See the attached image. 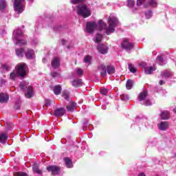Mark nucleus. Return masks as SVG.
Wrapping results in <instances>:
<instances>
[{
    "instance_id": "1",
    "label": "nucleus",
    "mask_w": 176,
    "mask_h": 176,
    "mask_svg": "<svg viewBox=\"0 0 176 176\" xmlns=\"http://www.w3.org/2000/svg\"><path fill=\"white\" fill-rule=\"evenodd\" d=\"M109 26L102 20L96 21L87 22L86 31L88 34H93L96 30L99 31H104L106 35H111L115 32L116 27L119 26V19L115 14H111L107 20Z\"/></svg>"
},
{
    "instance_id": "2",
    "label": "nucleus",
    "mask_w": 176,
    "mask_h": 176,
    "mask_svg": "<svg viewBox=\"0 0 176 176\" xmlns=\"http://www.w3.org/2000/svg\"><path fill=\"white\" fill-rule=\"evenodd\" d=\"M22 38L23 30H21V29L14 30L12 39L15 45H18V46H24V45H27V41L22 39Z\"/></svg>"
},
{
    "instance_id": "3",
    "label": "nucleus",
    "mask_w": 176,
    "mask_h": 176,
    "mask_svg": "<svg viewBox=\"0 0 176 176\" xmlns=\"http://www.w3.org/2000/svg\"><path fill=\"white\" fill-rule=\"evenodd\" d=\"M76 13L78 16H81L82 17H84V19H87V17H90V16H91V11L85 4L78 5L76 6Z\"/></svg>"
},
{
    "instance_id": "4",
    "label": "nucleus",
    "mask_w": 176,
    "mask_h": 176,
    "mask_svg": "<svg viewBox=\"0 0 176 176\" xmlns=\"http://www.w3.org/2000/svg\"><path fill=\"white\" fill-rule=\"evenodd\" d=\"M19 87L21 90H25L26 89V93L25 94V96L26 98H31L32 96H34V89H32V87L30 85H28L26 82H23L20 84Z\"/></svg>"
},
{
    "instance_id": "5",
    "label": "nucleus",
    "mask_w": 176,
    "mask_h": 176,
    "mask_svg": "<svg viewBox=\"0 0 176 176\" xmlns=\"http://www.w3.org/2000/svg\"><path fill=\"white\" fill-rule=\"evenodd\" d=\"M138 100L140 102H142V101H144V102L142 104H143L146 107H149L152 105V102H151V100H148V91H143L140 92L138 96Z\"/></svg>"
},
{
    "instance_id": "6",
    "label": "nucleus",
    "mask_w": 176,
    "mask_h": 176,
    "mask_svg": "<svg viewBox=\"0 0 176 176\" xmlns=\"http://www.w3.org/2000/svg\"><path fill=\"white\" fill-rule=\"evenodd\" d=\"M24 2L25 0H14V10L16 13H23L24 12Z\"/></svg>"
},
{
    "instance_id": "7",
    "label": "nucleus",
    "mask_w": 176,
    "mask_h": 176,
    "mask_svg": "<svg viewBox=\"0 0 176 176\" xmlns=\"http://www.w3.org/2000/svg\"><path fill=\"white\" fill-rule=\"evenodd\" d=\"M26 67L27 65L25 63H19L16 66L15 71L17 72L19 76L23 77L27 73V71L25 70Z\"/></svg>"
},
{
    "instance_id": "8",
    "label": "nucleus",
    "mask_w": 176,
    "mask_h": 176,
    "mask_svg": "<svg viewBox=\"0 0 176 176\" xmlns=\"http://www.w3.org/2000/svg\"><path fill=\"white\" fill-rule=\"evenodd\" d=\"M140 65L142 66V68L144 69V74H146V75H151V74L153 73V71H156V67L147 66L146 63H141Z\"/></svg>"
},
{
    "instance_id": "9",
    "label": "nucleus",
    "mask_w": 176,
    "mask_h": 176,
    "mask_svg": "<svg viewBox=\"0 0 176 176\" xmlns=\"http://www.w3.org/2000/svg\"><path fill=\"white\" fill-rule=\"evenodd\" d=\"M157 126L160 131H167V129L170 127V123L166 121H161L158 122Z\"/></svg>"
},
{
    "instance_id": "10",
    "label": "nucleus",
    "mask_w": 176,
    "mask_h": 176,
    "mask_svg": "<svg viewBox=\"0 0 176 176\" xmlns=\"http://www.w3.org/2000/svg\"><path fill=\"white\" fill-rule=\"evenodd\" d=\"M98 71L100 74V76L104 78L107 76V66L104 63H100L98 66Z\"/></svg>"
},
{
    "instance_id": "11",
    "label": "nucleus",
    "mask_w": 176,
    "mask_h": 176,
    "mask_svg": "<svg viewBox=\"0 0 176 176\" xmlns=\"http://www.w3.org/2000/svg\"><path fill=\"white\" fill-rule=\"evenodd\" d=\"M122 47L123 49H125L127 52H130V50H133L134 49V46L133 45V43L129 42V40L126 39L124 41V42L122 43Z\"/></svg>"
},
{
    "instance_id": "12",
    "label": "nucleus",
    "mask_w": 176,
    "mask_h": 176,
    "mask_svg": "<svg viewBox=\"0 0 176 176\" xmlns=\"http://www.w3.org/2000/svg\"><path fill=\"white\" fill-rule=\"evenodd\" d=\"M47 170L49 173H52V175H57L60 173V167L57 166H50L47 167Z\"/></svg>"
},
{
    "instance_id": "13",
    "label": "nucleus",
    "mask_w": 176,
    "mask_h": 176,
    "mask_svg": "<svg viewBox=\"0 0 176 176\" xmlns=\"http://www.w3.org/2000/svg\"><path fill=\"white\" fill-rule=\"evenodd\" d=\"M97 50L99 53H101V54H107V53H108L109 48L107 45L100 44L98 45Z\"/></svg>"
},
{
    "instance_id": "14",
    "label": "nucleus",
    "mask_w": 176,
    "mask_h": 176,
    "mask_svg": "<svg viewBox=\"0 0 176 176\" xmlns=\"http://www.w3.org/2000/svg\"><path fill=\"white\" fill-rule=\"evenodd\" d=\"M25 56L28 60H34L35 58V52L32 49H28L25 53Z\"/></svg>"
},
{
    "instance_id": "15",
    "label": "nucleus",
    "mask_w": 176,
    "mask_h": 176,
    "mask_svg": "<svg viewBox=\"0 0 176 176\" xmlns=\"http://www.w3.org/2000/svg\"><path fill=\"white\" fill-rule=\"evenodd\" d=\"M65 113V109L63 108V107L56 109L54 111V116L56 118H60V116H64Z\"/></svg>"
},
{
    "instance_id": "16",
    "label": "nucleus",
    "mask_w": 176,
    "mask_h": 176,
    "mask_svg": "<svg viewBox=\"0 0 176 176\" xmlns=\"http://www.w3.org/2000/svg\"><path fill=\"white\" fill-rule=\"evenodd\" d=\"M160 118L162 120H168L170 119V112L168 111H163L160 114Z\"/></svg>"
},
{
    "instance_id": "17",
    "label": "nucleus",
    "mask_w": 176,
    "mask_h": 176,
    "mask_svg": "<svg viewBox=\"0 0 176 176\" xmlns=\"http://www.w3.org/2000/svg\"><path fill=\"white\" fill-rule=\"evenodd\" d=\"M145 8H157V1L148 0L147 3L144 5Z\"/></svg>"
},
{
    "instance_id": "18",
    "label": "nucleus",
    "mask_w": 176,
    "mask_h": 176,
    "mask_svg": "<svg viewBox=\"0 0 176 176\" xmlns=\"http://www.w3.org/2000/svg\"><path fill=\"white\" fill-rule=\"evenodd\" d=\"M64 162L65 166L67 168H72V167H74V163L72 162V160H71L69 157H65L64 158Z\"/></svg>"
},
{
    "instance_id": "19",
    "label": "nucleus",
    "mask_w": 176,
    "mask_h": 176,
    "mask_svg": "<svg viewBox=\"0 0 176 176\" xmlns=\"http://www.w3.org/2000/svg\"><path fill=\"white\" fill-rule=\"evenodd\" d=\"M52 68H58L60 67V58L55 57L52 60Z\"/></svg>"
},
{
    "instance_id": "20",
    "label": "nucleus",
    "mask_w": 176,
    "mask_h": 176,
    "mask_svg": "<svg viewBox=\"0 0 176 176\" xmlns=\"http://www.w3.org/2000/svg\"><path fill=\"white\" fill-rule=\"evenodd\" d=\"M9 100V96L6 94L1 93L0 94V102L4 103L8 102Z\"/></svg>"
},
{
    "instance_id": "21",
    "label": "nucleus",
    "mask_w": 176,
    "mask_h": 176,
    "mask_svg": "<svg viewBox=\"0 0 176 176\" xmlns=\"http://www.w3.org/2000/svg\"><path fill=\"white\" fill-rule=\"evenodd\" d=\"M72 85L74 87H79L83 85V82H82V79H76L72 82Z\"/></svg>"
},
{
    "instance_id": "22",
    "label": "nucleus",
    "mask_w": 176,
    "mask_h": 176,
    "mask_svg": "<svg viewBox=\"0 0 176 176\" xmlns=\"http://www.w3.org/2000/svg\"><path fill=\"white\" fill-rule=\"evenodd\" d=\"M19 76H20V75L18 74L17 72H16L15 70H13V71L10 74L9 79H10V80H16V79H17V78H19Z\"/></svg>"
},
{
    "instance_id": "23",
    "label": "nucleus",
    "mask_w": 176,
    "mask_h": 176,
    "mask_svg": "<svg viewBox=\"0 0 176 176\" xmlns=\"http://www.w3.org/2000/svg\"><path fill=\"white\" fill-rule=\"evenodd\" d=\"M8 8V3L5 0H0V10L3 12Z\"/></svg>"
},
{
    "instance_id": "24",
    "label": "nucleus",
    "mask_w": 176,
    "mask_h": 176,
    "mask_svg": "<svg viewBox=\"0 0 176 176\" xmlns=\"http://www.w3.org/2000/svg\"><path fill=\"white\" fill-rule=\"evenodd\" d=\"M67 111H69V112H72V111L74 109H75V108H76V102H72L69 103V104H68L67 107H66Z\"/></svg>"
},
{
    "instance_id": "25",
    "label": "nucleus",
    "mask_w": 176,
    "mask_h": 176,
    "mask_svg": "<svg viewBox=\"0 0 176 176\" xmlns=\"http://www.w3.org/2000/svg\"><path fill=\"white\" fill-rule=\"evenodd\" d=\"M173 75V72L170 70L164 71L161 73V76L163 78H170Z\"/></svg>"
},
{
    "instance_id": "26",
    "label": "nucleus",
    "mask_w": 176,
    "mask_h": 176,
    "mask_svg": "<svg viewBox=\"0 0 176 176\" xmlns=\"http://www.w3.org/2000/svg\"><path fill=\"white\" fill-rule=\"evenodd\" d=\"M15 53H16L17 57H23V56H24V49H23V48L16 49Z\"/></svg>"
},
{
    "instance_id": "27",
    "label": "nucleus",
    "mask_w": 176,
    "mask_h": 176,
    "mask_svg": "<svg viewBox=\"0 0 176 176\" xmlns=\"http://www.w3.org/2000/svg\"><path fill=\"white\" fill-rule=\"evenodd\" d=\"M133 85H134V80H128L126 83V87L127 90H131V89H133Z\"/></svg>"
},
{
    "instance_id": "28",
    "label": "nucleus",
    "mask_w": 176,
    "mask_h": 176,
    "mask_svg": "<svg viewBox=\"0 0 176 176\" xmlns=\"http://www.w3.org/2000/svg\"><path fill=\"white\" fill-rule=\"evenodd\" d=\"M8 140V135L5 133H1L0 135V142L1 144H5Z\"/></svg>"
},
{
    "instance_id": "29",
    "label": "nucleus",
    "mask_w": 176,
    "mask_h": 176,
    "mask_svg": "<svg viewBox=\"0 0 176 176\" xmlns=\"http://www.w3.org/2000/svg\"><path fill=\"white\" fill-rule=\"evenodd\" d=\"M33 171L34 173H36V174H42V170L39 169L38 166V164H33Z\"/></svg>"
},
{
    "instance_id": "30",
    "label": "nucleus",
    "mask_w": 176,
    "mask_h": 176,
    "mask_svg": "<svg viewBox=\"0 0 176 176\" xmlns=\"http://www.w3.org/2000/svg\"><path fill=\"white\" fill-rule=\"evenodd\" d=\"M106 71H107L109 75H112L115 74V67L113 66H107Z\"/></svg>"
},
{
    "instance_id": "31",
    "label": "nucleus",
    "mask_w": 176,
    "mask_h": 176,
    "mask_svg": "<svg viewBox=\"0 0 176 176\" xmlns=\"http://www.w3.org/2000/svg\"><path fill=\"white\" fill-rule=\"evenodd\" d=\"M53 90H54V94H56V96H58V94L61 93V86L56 85L54 87Z\"/></svg>"
},
{
    "instance_id": "32",
    "label": "nucleus",
    "mask_w": 176,
    "mask_h": 176,
    "mask_svg": "<svg viewBox=\"0 0 176 176\" xmlns=\"http://www.w3.org/2000/svg\"><path fill=\"white\" fill-rule=\"evenodd\" d=\"M102 41V34H97L94 38V42L98 43Z\"/></svg>"
},
{
    "instance_id": "33",
    "label": "nucleus",
    "mask_w": 176,
    "mask_h": 176,
    "mask_svg": "<svg viewBox=\"0 0 176 176\" xmlns=\"http://www.w3.org/2000/svg\"><path fill=\"white\" fill-rule=\"evenodd\" d=\"M84 63H85V64H87L88 65H90V64H91V56H85L84 57Z\"/></svg>"
},
{
    "instance_id": "34",
    "label": "nucleus",
    "mask_w": 176,
    "mask_h": 176,
    "mask_svg": "<svg viewBox=\"0 0 176 176\" xmlns=\"http://www.w3.org/2000/svg\"><path fill=\"white\" fill-rule=\"evenodd\" d=\"M129 69L131 72H132V74H135V72L138 71L137 67H135V66H134L133 64L129 65Z\"/></svg>"
},
{
    "instance_id": "35",
    "label": "nucleus",
    "mask_w": 176,
    "mask_h": 176,
    "mask_svg": "<svg viewBox=\"0 0 176 176\" xmlns=\"http://www.w3.org/2000/svg\"><path fill=\"white\" fill-rule=\"evenodd\" d=\"M156 63L160 64V65H164L166 64V62L163 60V58L162 56H158L156 59Z\"/></svg>"
},
{
    "instance_id": "36",
    "label": "nucleus",
    "mask_w": 176,
    "mask_h": 176,
    "mask_svg": "<svg viewBox=\"0 0 176 176\" xmlns=\"http://www.w3.org/2000/svg\"><path fill=\"white\" fill-rule=\"evenodd\" d=\"M2 69L4 71H10L12 69V65L8 64H4L1 66Z\"/></svg>"
},
{
    "instance_id": "37",
    "label": "nucleus",
    "mask_w": 176,
    "mask_h": 176,
    "mask_svg": "<svg viewBox=\"0 0 176 176\" xmlns=\"http://www.w3.org/2000/svg\"><path fill=\"white\" fill-rule=\"evenodd\" d=\"M134 5H135V2L134 1V0H128V1H127V7L128 8H133V6H134Z\"/></svg>"
},
{
    "instance_id": "38",
    "label": "nucleus",
    "mask_w": 176,
    "mask_h": 176,
    "mask_svg": "<svg viewBox=\"0 0 176 176\" xmlns=\"http://www.w3.org/2000/svg\"><path fill=\"white\" fill-rule=\"evenodd\" d=\"M152 10H148L145 12L146 19H151L152 17Z\"/></svg>"
},
{
    "instance_id": "39",
    "label": "nucleus",
    "mask_w": 176,
    "mask_h": 176,
    "mask_svg": "<svg viewBox=\"0 0 176 176\" xmlns=\"http://www.w3.org/2000/svg\"><path fill=\"white\" fill-rule=\"evenodd\" d=\"M63 97L65 98V100H68L69 98V93L67 91H64L63 93Z\"/></svg>"
},
{
    "instance_id": "40",
    "label": "nucleus",
    "mask_w": 176,
    "mask_h": 176,
    "mask_svg": "<svg viewBox=\"0 0 176 176\" xmlns=\"http://www.w3.org/2000/svg\"><path fill=\"white\" fill-rule=\"evenodd\" d=\"M100 93L103 96H107V94H108V89L107 88H102L100 89Z\"/></svg>"
},
{
    "instance_id": "41",
    "label": "nucleus",
    "mask_w": 176,
    "mask_h": 176,
    "mask_svg": "<svg viewBox=\"0 0 176 176\" xmlns=\"http://www.w3.org/2000/svg\"><path fill=\"white\" fill-rule=\"evenodd\" d=\"M85 0H71L70 3L72 5H76V3H80V2H83Z\"/></svg>"
},
{
    "instance_id": "42",
    "label": "nucleus",
    "mask_w": 176,
    "mask_h": 176,
    "mask_svg": "<svg viewBox=\"0 0 176 176\" xmlns=\"http://www.w3.org/2000/svg\"><path fill=\"white\" fill-rule=\"evenodd\" d=\"M51 76H52V78H60V74L58 72H53L51 73Z\"/></svg>"
},
{
    "instance_id": "43",
    "label": "nucleus",
    "mask_w": 176,
    "mask_h": 176,
    "mask_svg": "<svg viewBox=\"0 0 176 176\" xmlns=\"http://www.w3.org/2000/svg\"><path fill=\"white\" fill-rule=\"evenodd\" d=\"M76 72L79 76H82V75H83V70L82 69H76Z\"/></svg>"
},
{
    "instance_id": "44",
    "label": "nucleus",
    "mask_w": 176,
    "mask_h": 176,
    "mask_svg": "<svg viewBox=\"0 0 176 176\" xmlns=\"http://www.w3.org/2000/svg\"><path fill=\"white\" fill-rule=\"evenodd\" d=\"M120 98H121V100H122V101H124L126 100H129V96H127V95H121Z\"/></svg>"
},
{
    "instance_id": "45",
    "label": "nucleus",
    "mask_w": 176,
    "mask_h": 176,
    "mask_svg": "<svg viewBox=\"0 0 176 176\" xmlns=\"http://www.w3.org/2000/svg\"><path fill=\"white\" fill-rule=\"evenodd\" d=\"M145 2V0H137V5L138 6H141L142 3Z\"/></svg>"
},
{
    "instance_id": "46",
    "label": "nucleus",
    "mask_w": 176,
    "mask_h": 176,
    "mask_svg": "<svg viewBox=\"0 0 176 176\" xmlns=\"http://www.w3.org/2000/svg\"><path fill=\"white\" fill-rule=\"evenodd\" d=\"M16 174L18 176H27V174L25 173H23V172H19Z\"/></svg>"
},
{
    "instance_id": "47",
    "label": "nucleus",
    "mask_w": 176,
    "mask_h": 176,
    "mask_svg": "<svg viewBox=\"0 0 176 176\" xmlns=\"http://www.w3.org/2000/svg\"><path fill=\"white\" fill-rule=\"evenodd\" d=\"M32 44L33 45V46L38 45V39L33 40Z\"/></svg>"
},
{
    "instance_id": "48",
    "label": "nucleus",
    "mask_w": 176,
    "mask_h": 176,
    "mask_svg": "<svg viewBox=\"0 0 176 176\" xmlns=\"http://www.w3.org/2000/svg\"><path fill=\"white\" fill-rule=\"evenodd\" d=\"M6 82H8L6 79H3V78H1V80H0V83L1 84V85H5V83H6Z\"/></svg>"
},
{
    "instance_id": "49",
    "label": "nucleus",
    "mask_w": 176,
    "mask_h": 176,
    "mask_svg": "<svg viewBox=\"0 0 176 176\" xmlns=\"http://www.w3.org/2000/svg\"><path fill=\"white\" fill-rule=\"evenodd\" d=\"M45 105L46 107H49V105H50V100L49 99L45 100Z\"/></svg>"
},
{
    "instance_id": "50",
    "label": "nucleus",
    "mask_w": 176,
    "mask_h": 176,
    "mask_svg": "<svg viewBox=\"0 0 176 176\" xmlns=\"http://www.w3.org/2000/svg\"><path fill=\"white\" fill-rule=\"evenodd\" d=\"M159 84L162 86V85H164V81L162 80H160L159 82Z\"/></svg>"
},
{
    "instance_id": "51",
    "label": "nucleus",
    "mask_w": 176,
    "mask_h": 176,
    "mask_svg": "<svg viewBox=\"0 0 176 176\" xmlns=\"http://www.w3.org/2000/svg\"><path fill=\"white\" fill-rule=\"evenodd\" d=\"M138 176H146V175H145V173H140L138 174Z\"/></svg>"
},
{
    "instance_id": "52",
    "label": "nucleus",
    "mask_w": 176,
    "mask_h": 176,
    "mask_svg": "<svg viewBox=\"0 0 176 176\" xmlns=\"http://www.w3.org/2000/svg\"><path fill=\"white\" fill-rule=\"evenodd\" d=\"M62 44L67 45V41L66 40H62Z\"/></svg>"
},
{
    "instance_id": "53",
    "label": "nucleus",
    "mask_w": 176,
    "mask_h": 176,
    "mask_svg": "<svg viewBox=\"0 0 176 176\" xmlns=\"http://www.w3.org/2000/svg\"><path fill=\"white\" fill-rule=\"evenodd\" d=\"M173 112H174V113H176V107H175V108L173 109Z\"/></svg>"
},
{
    "instance_id": "54",
    "label": "nucleus",
    "mask_w": 176,
    "mask_h": 176,
    "mask_svg": "<svg viewBox=\"0 0 176 176\" xmlns=\"http://www.w3.org/2000/svg\"><path fill=\"white\" fill-rule=\"evenodd\" d=\"M30 3H32L34 2V0H28Z\"/></svg>"
},
{
    "instance_id": "55",
    "label": "nucleus",
    "mask_w": 176,
    "mask_h": 176,
    "mask_svg": "<svg viewBox=\"0 0 176 176\" xmlns=\"http://www.w3.org/2000/svg\"><path fill=\"white\" fill-rule=\"evenodd\" d=\"M43 63H46V58L43 59Z\"/></svg>"
},
{
    "instance_id": "56",
    "label": "nucleus",
    "mask_w": 176,
    "mask_h": 176,
    "mask_svg": "<svg viewBox=\"0 0 176 176\" xmlns=\"http://www.w3.org/2000/svg\"><path fill=\"white\" fill-rule=\"evenodd\" d=\"M67 49H69V47H67Z\"/></svg>"
}]
</instances>
